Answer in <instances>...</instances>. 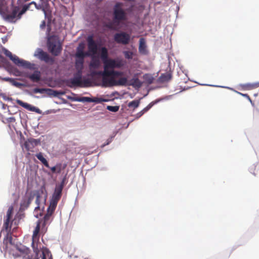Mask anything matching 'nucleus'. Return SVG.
<instances>
[{"label": "nucleus", "mask_w": 259, "mask_h": 259, "mask_svg": "<svg viewBox=\"0 0 259 259\" xmlns=\"http://www.w3.org/2000/svg\"><path fill=\"white\" fill-rule=\"evenodd\" d=\"M32 200V198L31 197H29L27 199H24L21 202V208L22 209L27 208L31 203Z\"/></svg>", "instance_id": "27"}, {"label": "nucleus", "mask_w": 259, "mask_h": 259, "mask_svg": "<svg viewBox=\"0 0 259 259\" xmlns=\"http://www.w3.org/2000/svg\"><path fill=\"white\" fill-rule=\"evenodd\" d=\"M83 62L84 59L76 58L75 61V68L77 71H80L82 72Z\"/></svg>", "instance_id": "28"}, {"label": "nucleus", "mask_w": 259, "mask_h": 259, "mask_svg": "<svg viewBox=\"0 0 259 259\" xmlns=\"http://www.w3.org/2000/svg\"><path fill=\"white\" fill-rule=\"evenodd\" d=\"M3 53L8 57L13 62L18 66H22L28 69H33L34 64H32L29 62L20 59L18 56L13 55L12 53L7 49L3 48L2 49Z\"/></svg>", "instance_id": "1"}, {"label": "nucleus", "mask_w": 259, "mask_h": 259, "mask_svg": "<svg viewBox=\"0 0 259 259\" xmlns=\"http://www.w3.org/2000/svg\"><path fill=\"white\" fill-rule=\"evenodd\" d=\"M39 230H40V224H39V223H38L35 228L34 231H33L32 238H39L38 237H37V235L38 234Z\"/></svg>", "instance_id": "38"}, {"label": "nucleus", "mask_w": 259, "mask_h": 259, "mask_svg": "<svg viewBox=\"0 0 259 259\" xmlns=\"http://www.w3.org/2000/svg\"><path fill=\"white\" fill-rule=\"evenodd\" d=\"M171 74L169 72L162 74L159 77V79L161 82H167L170 80L171 78Z\"/></svg>", "instance_id": "29"}, {"label": "nucleus", "mask_w": 259, "mask_h": 259, "mask_svg": "<svg viewBox=\"0 0 259 259\" xmlns=\"http://www.w3.org/2000/svg\"><path fill=\"white\" fill-rule=\"evenodd\" d=\"M36 157L44 165L48 168H50V166L49 164V163L48 161L46 160V159L43 156L42 154L40 152L39 153H37L36 154Z\"/></svg>", "instance_id": "30"}, {"label": "nucleus", "mask_w": 259, "mask_h": 259, "mask_svg": "<svg viewBox=\"0 0 259 259\" xmlns=\"http://www.w3.org/2000/svg\"><path fill=\"white\" fill-rule=\"evenodd\" d=\"M0 58L1 59V60H2V61H3L5 60V58H4L3 56H2V55H0Z\"/></svg>", "instance_id": "52"}, {"label": "nucleus", "mask_w": 259, "mask_h": 259, "mask_svg": "<svg viewBox=\"0 0 259 259\" xmlns=\"http://www.w3.org/2000/svg\"><path fill=\"white\" fill-rule=\"evenodd\" d=\"M123 4L121 3H116L113 8V18L119 24L127 20V13L122 8Z\"/></svg>", "instance_id": "2"}, {"label": "nucleus", "mask_w": 259, "mask_h": 259, "mask_svg": "<svg viewBox=\"0 0 259 259\" xmlns=\"http://www.w3.org/2000/svg\"><path fill=\"white\" fill-rule=\"evenodd\" d=\"M105 71H108V70L105 68V67L104 66V70L102 71H94L92 72V74L93 75H101L102 76V84L104 87H112L113 85L117 84V83H120L121 80L116 82L114 81L112 78H108V75H106L104 72Z\"/></svg>", "instance_id": "5"}, {"label": "nucleus", "mask_w": 259, "mask_h": 259, "mask_svg": "<svg viewBox=\"0 0 259 259\" xmlns=\"http://www.w3.org/2000/svg\"><path fill=\"white\" fill-rule=\"evenodd\" d=\"M17 103L18 104H19V105L21 106L22 107H24V108H25L26 109L29 110L30 111L34 110L33 109L34 108V107H32L31 105H30L27 103L23 102V101H22L20 100H17Z\"/></svg>", "instance_id": "32"}, {"label": "nucleus", "mask_w": 259, "mask_h": 259, "mask_svg": "<svg viewBox=\"0 0 259 259\" xmlns=\"http://www.w3.org/2000/svg\"><path fill=\"white\" fill-rule=\"evenodd\" d=\"M51 169L53 173L56 172V165L55 166L51 167Z\"/></svg>", "instance_id": "48"}, {"label": "nucleus", "mask_w": 259, "mask_h": 259, "mask_svg": "<svg viewBox=\"0 0 259 259\" xmlns=\"http://www.w3.org/2000/svg\"><path fill=\"white\" fill-rule=\"evenodd\" d=\"M119 109V107L118 106H108L107 107V109H108L110 111H112V112H114L118 111Z\"/></svg>", "instance_id": "41"}, {"label": "nucleus", "mask_w": 259, "mask_h": 259, "mask_svg": "<svg viewBox=\"0 0 259 259\" xmlns=\"http://www.w3.org/2000/svg\"><path fill=\"white\" fill-rule=\"evenodd\" d=\"M45 26H46V22H45V21H42L41 24L40 25V27L41 29H44V28H45Z\"/></svg>", "instance_id": "47"}, {"label": "nucleus", "mask_w": 259, "mask_h": 259, "mask_svg": "<svg viewBox=\"0 0 259 259\" xmlns=\"http://www.w3.org/2000/svg\"><path fill=\"white\" fill-rule=\"evenodd\" d=\"M58 201H59L51 198L47 211L53 213L56 208Z\"/></svg>", "instance_id": "24"}, {"label": "nucleus", "mask_w": 259, "mask_h": 259, "mask_svg": "<svg viewBox=\"0 0 259 259\" xmlns=\"http://www.w3.org/2000/svg\"><path fill=\"white\" fill-rule=\"evenodd\" d=\"M246 87L249 90H252L259 87V81L252 83H247L246 84Z\"/></svg>", "instance_id": "37"}, {"label": "nucleus", "mask_w": 259, "mask_h": 259, "mask_svg": "<svg viewBox=\"0 0 259 259\" xmlns=\"http://www.w3.org/2000/svg\"><path fill=\"white\" fill-rule=\"evenodd\" d=\"M130 35L125 32L116 33L114 35V39L117 44L127 45L130 41Z\"/></svg>", "instance_id": "12"}, {"label": "nucleus", "mask_w": 259, "mask_h": 259, "mask_svg": "<svg viewBox=\"0 0 259 259\" xmlns=\"http://www.w3.org/2000/svg\"><path fill=\"white\" fill-rule=\"evenodd\" d=\"M237 93L238 94H239L240 95H242V96L245 97V98H247L250 101V102H251V100L250 97L247 94H242V93H239L238 92H237Z\"/></svg>", "instance_id": "46"}, {"label": "nucleus", "mask_w": 259, "mask_h": 259, "mask_svg": "<svg viewBox=\"0 0 259 259\" xmlns=\"http://www.w3.org/2000/svg\"><path fill=\"white\" fill-rule=\"evenodd\" d=\"M142 85V83L138 78H133L130 81L127 80L126 85H131L135 88H140Z\"/></svg>", "instance_id": "19"}, {"label": "nucleus", "mask_w": 259, "mask_h": 259, "mask_svg": "<svg viewBox=\"0 0 259 259\" xmlns=\"http://www.w3.org/2000/svg\"><path fill=\"white\" fill-rule=\"evenodd\" d=\"M88 56H89V54L87 53H84L82 49L79 48L77 49L75 55L76 58L81 59H84V57Z\"/></svg>", "instance_id": "31"}, {"label": "nucleus", "mask_w": 259, "mask_h": 259, "mask_svg": "<svg viewBox=\"0 0 259 259\" xmlns=\"http://www.w3.org/2000/svg\"><path fill=\"white\" fill-rule=\"evenodd\" d=\"M32 5L34 6V8H36L37 10H42L45 14V17H47L49 13V11L48 9V4H44L41 3V4H37L34 2H31L28 5H24L22 10H21L20 12L19 13V15H22L23 14H24L27 10L30 9V6H32Z\"/></svg>", "instance_id": "6"}, {"label": "nucleus", "mask_w": 259, "mask_h": 259, "mask_svg": "<svg viewBox=\"0 0 259 259\" xmlns=\"http://www.w3.org/2000/svg\"><path fill=\"white\" fill-rule=\"evenodd\" d=\"M35 203L37 204V206L35 207V210L39 209V203H40V196L39 195H37L36 200H35Z\"/></svg>", "instance_id": "43"}, {"label": "nucleus", "mask_w": 259, "mask_h": 259, "mask_svg": "<svg viewBox=\"0 0 259 259\" xmlns=\"http://www.w3.org/2000/svg\"><path fill=\"white\" fill-rule=\"evenodd\" d=\"M40 143V140L30 138L25 142L24 146L27 151H32L35 146Z\"/></svg>", "instance_id": "15"}, {"label": "nucleus", "mask_w": 259, "mask_h": 259, "mask_svg": "<svg viewBox=\"0 0 259 259\" xmlns=\"http://www.w3.org/2000/svg\"><path fill=\"white\" fill-rule=\"evenodd\" d=\"M53 91L52 90L50 89H45V88H35L33 90V93L34 94L36 93H40V94H44L45 93H48L50 92Z\"/></svg>", "instance_id": "34"}, {"label": "nucleus", "mask_w": 259, "mask_h": 259, "mask_svg": "<svg viewBox=\"0 0 259 259\" xmlns=\"http://www.w3.org/2000/svg\"><path fill=\"white\" fill-rule=\"evenodd\" d=\"M24 77L28 78L33 82H38L40 80L41 73L38 70L34 71L32 74L25 72Z\"/></svg>", "instance_id": "16"}, {"label": "nucleus", "mask_w": 259, "mask_h": 259, "mask_svg": "<svg viewBox=\"0 0 259 259\" xmlns=\"http://www.w3.org/2000/svg\"><path fill=\"white\" fill-rule=\"evenodd\" d=\"M109 143H107L106 144H104V146L106 145H108Z\"/></svg>", "instance_id": "54"}, {"label": "nucleus", "mask_w": 259, "mask_h": 259, "mask_svg": "<svg viewBox=\"0 0 259 259\" xmlns=\"http://www.w3.org/2000/svg\"><path fill=\"white\" fill-rule=\"evenodd\" d=\"M34 55L41 61H44L47 63L52 64L54 62V58L50 57L47 52H44L40 49H38Z\"/></svg>", "instance_id": "13"}, {"label": "nucleus", "mask_w": 259, "mask_h": 259, "mask_svg": "<svg viewBox=\"0 0 259 259\" xmlns=\"http://www.w3.org/2000/svg\"><path fill=\"white\" fill-rule=\"evenodd\" d=\"M42 256L41 257V259H46V256L44 250L42 252Z\"/></svg>", "instance_id": "50"}, {"label": "nucleus", "mask_w": 259, "mask_h": 259, "mask_svg": "<svg viewBox=\"0 0 259 259\" xmlns=\"http://www.w3.org/2000/svg\"><path fill=\"white\" fill-rule=\"evenodd\" d=\"M119 25L120 24L117 21H115L113 18L112 21L107 23L105 26L111 30H117L119 28Z\"/></svg>", "instance_id": "21"}, {"label": "nucleus", "mask_w": 259, "mask_h": 259, "mask_svg": "<svg viewBox=\"0 0 259 259\" xmlns=\"http://www.w3.org/2000/svg\"><path fill=\"white\" fill-rule=\"evenodd\" d=\"M82 72L77 71L74 75V77L68 79L66 84L70 88L81 87L82 85Z\"/></svg>", "instance_id": "9"}, {"label": "nucleus", "mask_w": 259, "mask_h": 259, "mask_svg": "<svg viewBox=\"0 0 259 259\" xmlns=\"http://www.w3.org/2000/svg\"><path fill=\"white\" fill-rule=\"evenodd\" d=\"M124 65L122 60L119 59H109L104 62V66L107 70H114L115 68H120Z\"/></svg>", "instance_id": "8"}, {"label": "nucleus", "mask_w": 259, "mask_h": 259, "mask_svg": "<svg viewBox=\"0 0 259 259\" xmlns=\"http://www.w3.org/2000/svg\"><path fill=\"white\" fill-rule=\"evenodd\" d=\"M76 101L80 102H93L94 100L90 98L87 97H82L78 99H76Z\"/></svg>", "instance_id": "40"}, {"label": "nucleus", "mask_w": 259, "mask_h": 259, "mask_svg": "<svg viewBox=\"0 0 259 259\" xmlns=\"http://www.w3.org/2000/svg\"><path fill=\"white\" fill-rule=\"evenodd\" d=\"M140 104L139 100H133L128 104V107L130 108H133L134 109L139 107Z\"/></svg>", "instance_id": "35"}, {"label": "nucleus", "mask_w": 259, "mask_h": 259, "mask_svg": "<svg viewBox=\"0 0 259 259\" xmlns=\"http://www.w3.org/2000/svg\"><path fill=\"white\" fill-rule=\"evenodd\" d=\"M13 210L14 208L13 206H11L9 207L7 212L6 219L4 221L3 227L7 232V238L9 239V241L10 244H12V238L11 236L9 237V234L11 232L12 226L14 221L13 220H12Z\"/></svg>", "instance_id": "3"}, {"label": "nucleus", "mask_w": 259, "mask_h": 259, "mask_svg": "<svg viewBox=\"0 0 259 259\" xmlns=\"http://www.w3.org/2000/svg\"><path fill=\"white\" fill-rule=\"evenodd\" d=\"M20 11L19 7H14L12 8L11 12L4 15V19L10 22H15L16 18L20 19L22 15H19Z\"/></svg>", "instance_id": "11"}, {"label": "nucleus", "mask_w": 259, "mask_h": 259, "mask_svg": "<svg viewBox=\"0 0 259 259\" xmlns=\"http://www.w3.org/2000/svg\"><path fill=\"white\" fill-rule=\"evenodd\" d=\"M52 214V213L47 211V213L45 214V215L44 217V226H46L49 222Z\"/></svg>", "instance_id": "36"}, {"label": "nucleus", "mask_w": 259, "mask_h": 259, "mask_svg": "<svg viewBox=\"0 0 259 259\" xmlns=\"http://www.w3.org/2000/svg\"><path fill=\"white\" fill-rule=\"evenodd\" d=\"M255 166L253 165L249 168V170L250 172H251L254 176L255 175V174L254 172V171L255 170Z\"/></svg>", "instance_id": "45"}, {"label": "nucleus", "mask_w": 259, "mask_h": 259, "mask_svg": "<svg viewBox=\"0 0 259 259\" xmlns=\"http://www.w3.org/2000/svg\"><path fill=\"white\" fill-rule=\"evenodd\" d=\"M40 244L39 242V238H32L31 247L32 248L33 252L35 253L34 259H39V254L40 253L39 248L38 245Z\"/></svg>", "instance_id": "17"}, {"label": "nucleus", "mask_w": 259, "mask_h": 259, "mask_svg": "<svg viewBox=\"0 0 259 259\" xmlns=\"http://www.w3.org/2000/svg\"><path fill=\"white\" fill-rule=\"evenodd\" d=\"M2 0H0V2Z\"/></svg>", "instance_id": "55"}, {"label": "nucleus", "mask_w": 259, "mask_h": 259, "mask_svg": "<svg viewBox=\"0 0 259 259\" xmlns=\"http://www.w3.org/2000/svg\"><path fill=\"white\" fill-rule=\"evenodd\" d=\"M19 253H16L15 257H22V259H34L33 255L31 252L30 249L25 246L17 247Z\"/></svg>", "instance_id": "10"}, {"label": "nucleus", "mask_w": 259, "mask_h": 259, "mask_svg": "<svg viewBox=\"0 0 259 259\" xmlns=\"http://www.w3.org/2000/svg\"><path fill=\"white\" fill-rule=\"evenodd\" d=\"M2 80L5 81H9L13 85L17 87V88H21L23 86V84L22 83L17 82L16 81V79L10 78V77H4L2 78Z\"/></svg>", "instance_id": "22"}, {"label": "nucleus", "mask_w": 259, "mask_h": 259, "mask_svg": "<svg viewBox=\"0 0 259 259\" xmlns=\"http://www.w3.org/2000/svg\"><path fill=\"white\" fill-rule=\"evenodd\" d=\"M104 73L108 75V78H112L114 81H115L116 82H118V81L121 80L120 83H117V84L113 85L112 87L114 86H126L127 82V79L126 77H121L118 80H116L115 78L116 77L121 76L123 75V72L121 71H116L114 70H108V71H105Z\"/></svg>", "instance_id": "4"}, {"label": "nucleus", "mask_w": 259, "mask_h": 259, "mask_svg": "<svg viewBox=\"0 0 259 259\" xmlns=\"http://www.w3.org/2000/svg\"><path fill=\"white\" fill-rule=\"evenodd\" d=\"M153 78L152 77H150L148 79V80H147L148 81V82L150 84L152 83V82H153Z\"/></svg>", "instance_id": "49"}, {"label": "nucleus", "mask_w": 259, "mask_h": 259, "mask_svg": "<svg viewBox=\"0 0 259 259\" xmlns=\"http://www.w3.org/2000/svg\"><path fill=\"white\" fill-rule=\"evenodd\" d=\"M65 181H66V178L64 177L63 180H62L60 184L57 185L56 187H59L62 189H63L65 185Z\"/></svg>", "instance_id": "42"}, {"label": "nucleus", "mask_w": 259, "mask_h": 259, "mask_svg": "<svg viewBox=\"0 0 259 259\" xmlns=\"http://www.w3.org/2000/svg\"><path fill=\"white\" fill-rule=\"evenodd\" d=\"M48 50L54 56H58L61 52L62 48L59 41L55 38H52L48 42Z\"/></svg>", "instance_id": "7"}, {"label": "nucleus", "mask_w": 259, "mask_h": 259, "mask_svg": "<svg viewBox=\"0 0 259 259\" xmlns=\"http://www.w3.org/2000/svg\"><path fill=\"white\" fill-rule=\"evenodd\" d=\"M108 50L105 47H103L101 49V58L103 60V63L105 60H107L109 59L108 58Z\"/></svg>", "instance_id": "33"}, {"label": "nucleus", "mask_w": 259, "mask_h": 259, "mask_svg": "<svg viewBox=\"0 0 259 259\" xmlns=\"http://www.w3.org/2000/svg\"><path fill=\"white\" fill-rule=\"evenodd\" d=\"M125 57L127 59H132L133 53L131 52H124Z\"/></svg>", "instance_id": "44"}, {"label": "nucleus", "mask_w": 259, "mask_h": 259, "mask_svg": "<svg viewBox=\"0 0 259 259\" xmlns=\"http://www.w3.org/2000/svg\"><path fill=\"white\" fill-rule=\"evenodd\" d=\"M66 164L63 165L61 163H57L56 164V172L60 174L61 171L65 168Z\"/></svg>", "instance_id": "39"}, {"label": "nucleus", "mask_w": 259, "mask_h": 259, "mask_svg": "<svg viewBox=\"0 0 259 259\" xmlns=\"http://www.w3.org/2000/svg\"><path fill=\"white\" fill-rule=\"evenodd\" d=\"M9 71L14 76L24 77L25 72H22L19 70L17 68L12 67L9 70Z\"/></svg>", "instance_id": "26"}, {"label": "nucleus", "mask_w": 259, "mask_h": 259, "mask_svg": "<svg viewBox=\"0 0 259 259\" xmlns=\"http://www.w3.org/2000/svg\"><path fill=\"white\" fill-rule=\"evenodd\" d=\"M62 190L63 189L56 186L52 199L59 201L62 196Z\"/></svg>", "instance_id": "20"}, {"label": "nucleus", "mask_w": 259, "mask_h": 259, "mask_svg": "<svg viewBox=\"0 0 259 259\" xmlns=\"http://www.w3.org/2000/svg\"><path fill=\"white\" fill-rule=\"evenodd\" d=\"M87 40L89 51L93 54H96L98 51V46L96 41L94 40L93 36H89Z\"/></svg>", "instance_id": "14"}, {"label": "nucleus", "mask_w": 259, "mask_h": 259, "mask_svg": "<svg viewBox=\"0 0 259 259\" xmlns=\"http://www.w3.org/2000/svg\"><path fill=\"white\" fill-rule=\"evenodd\" d=\"M157 102V101H153L151 102L147 107H146L142 111H141L140 112L138 113L136 115V118H140L144 113L148 111Z\"/></svg>", "instance_id": "23"}, {"label": "nucleus", "mask_w": 259, "mask_h": 259, "mask_svg": "<svg viewBox=\"0 0 259 259\" xmlns=\"http://www.w3.org/2000/svg\"><path fill=\"white\" fill-rule=\"evenodd\" d=\"M100 65V62L98 58L93 57L92 58L90 64V67L91 68L97 69L99 68Z\"/></svg>", "instance_id": "25"}, {"label": "nucleus", "mask_w": 259, "mask_h": 259, "mask_svg": "<svg viewBox=\"0 0 259 259\" xmlns=\"http://www.w3.org/2000/svg\"><path fill=\"white\" fill-rule=\"evenodd\" d=\"M139 52L142 55H147L148 53L147 50L146 40L143 37L140 38L139 40Z\"/></svg>", "instance_id": "18"}, {"label": "nucleus", "mask_w": 259, "mask_h": 259, "mask_svg": "<svg viewBox=\"0 0 259 259\" xmlns=\"http://www.w3.org/2000/svg\"><path fill=\"white\" fill-rule=\"evenodd\" d=\"M30 10H33V8L31 7V6H30Z\"/></svg>", "instance_id": "53"}, {"label": "nucleus", "mask_w": 259, "mask_h": 259, "mask_svg": "<svg viewBox=\"0 0 259 259\" xmlns=\"http://www.w3.org/2000/svg\"><path fill=\"white\" fill-rule=\"evenodd\" d=\"M10 119L11 121H14L15 120V119L14 117H10Z\"/></svg>", "instance_id": "51"}]
</instances>
